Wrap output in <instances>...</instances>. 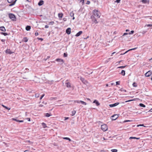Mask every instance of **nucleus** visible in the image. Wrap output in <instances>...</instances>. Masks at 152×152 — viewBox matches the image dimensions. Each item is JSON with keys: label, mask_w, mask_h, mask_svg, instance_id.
<instances>
[{"label": "nucleus", "mask_w": 152, "mask_h": 152, "mask_svg": "<svg viewBox=\"0 0 152 152\" xmlns=\"http://www.w3.org/2000/svg\"><path fill=\"white\" fill-rule=\"evenodd\" d=\"M94 15L97 17L98 18H100V12L97 10H94L93 11Z\"/></svg>", "instance_id": "f257e3e1"}, {"label": "nucleus", "mask_w": 152, "mask_h": 152, "mask_svg": "<svg viewBox=\"0 0 152 152\" xmlns=\"http://www.w3.org/2000/svg\"><path fill=\"white\" fill-rule=\"evenodd\" d=\"M9 17L11 20L13 21H15L16 20V17L15 15L12 13L9 14Z\"/></svg>", "instance_id": "f03ea898"}, {"label": "nucleus", "mask_w": 152, "mask_h": 152, "mask_svg": "<svg viewBox=\"0 0 152 152\" xmlns=\"http://www.w3.org/2000/svg\"><path fill=\"white\" fill-rule=\"evenodd\" d=\"M7 1L9 3H11L9 5V6H12L13 5H14L16 1L17 0H15V1H13V0H7Z\"/></svg>", "instance_id": "7ed1b4c3"}, {"label": "nucleus", "mask_w": 152, "mask_h": 152, "mask_svg": "<svg viewBox=\"0 0 152 152\" xmlns=\"http://www.w3.org/2000/svg\"><path fill=\"white\" fill-rule=\"evenodd\" d=\"M101 128L104 131H105L107 129V125L105 124L102 125Z\"/></svg>", "instance_id": "20e7f679"}, {"label": "nucleus", "mask_w": 152, "mask_h": 152, "mask_svg": "<svg viewBox=\"0 0 152 152\" xmlns=\"http://www.w3.org/2000/svg\"><path fill=\"white\" fill-rule=\"evenodd\" d=\"M55 61L59 62V64L61 65L64 62V61L63 59L59 58L56 59Z\"/></svg>", "instance_id": "39448f33"}, {"label": "nucleus", "mask_w": 152, "mask_h": 152, "mask_svg": "<svg viewBox=\"0 0 152 152\" xmlns=\"http://www.w3.org/2000/svg\"><path fill=\"white\" fill-rule=\"evenodd\" d=\"M118 114H115L111 116V119L112 121L115 120L118 117Z\"/></svg>", "instance_id": "423d86ee"}, {"label": "nucleus", "mask_w": 152, "mask_h": 152, "mask_svg": "<svg viewBox=\"0 0 152 152\" xmlns=\"http://www.w3.org/2000/svg\"><path fill=\"white\" fill-rule=\"evenodd\" d=\"M152 74V72L151 71H148V72H147L145 74V76L147 77H148L150 76Z\"/></svg>", "instance_id": "0eeeda50"}, {"label": "nucleus", "mask_w": 152, "mask_h": 152, "mask_svg": "<svg viewBox=\"0 0 152 152\" xmlns=\"http://www.w3.org/2000/svg\"><path fill=\"white\" fill-rule=\"evenodd\" d=\"M119 104V102H116L113 104H110L109 105V106L110 107H115Z\"/></svg>", "instance_id": "6e6552de"}, {"label": "nucleus", "mask_w": 152, "mask_h": 152, "mask_svg": "<svg viewBox=\"0 0 152 152\" xmlns=\"http://www.w3.org/2000/svg\"><path fill=\"white\" fill-rule=\"evenodd\" d=\"M71 28H68L66 31V33L68 34H69L71 33Z\"/></svg>", "instance_id": "1a4fd4ad"}, {"label": "nucleus", "mask_w": 152, "mask_h": 152, "mask_svg": "<svg viewBox=\"0 0 152 152\" xmlns=\"http://www.w3.org/2000/svg\"><path fill=\"white\" fill-rule=\"evenodd\" d=\"M93 103H95L97 106H98L100 104V103H99V102L96 99L94 100L93 102Z\"/></svg>", "instance_id": "9d476101"}, {"label": "nucleus", "mask_w": 152, "mask_h": 152, "mask_svg": "<svg viewBox=\"0 0 152 152\" xmlns=\"http://www.w3.org/2000/svg\"><path fill=\"white\" fill-rule=\"evenodd\" d=\"M5 52L6 53L9 54H11L13 53V52H12L10 49H7V50L5 51Z\"/></svg>", "instance_id": "9b49d317"}, {"label": "nucleus", "mask_w": 152, "mask_h": 152, "mask_svg": "<svg viewBox=\"0 0 152 152\" xmlns=\"http://www.w3.org/2000/svg\"><path fill=\"white\" fill-rule=\"evenodd\" d=\"M44 2V1H43L42 0H40L38 3V5L39 6H41L43 4Z\"/></svg>", "instance_id": "f8f14e48"}, {"label": "nucleus", "mask_w": 152, "mask_h": 152, "mask_svg": "<svg viewBox=\"0 0 152 152\" xmlns=\"http://www.w3.org/2000/svg\"><path fill=\"white\" fill-rule=\"evenodd\" d=\"M0 30L4 32L6 31V29L4 26L0 27Z\"/></svg>", "instance_id": "ddd939ff"}, {"label": "nucleus", "mask_w": 152, "mask_h": 152, "mask_svg": "<svg viewBox=\"0 0 152 152\" xmlns=\"http://www.w3.org/2000/svg\"><path fill=\"white\" fill-rule=\"evenodd\" d=\"M12 119L14 121H16L19 122H23V120H18L17 118H12Z\"/></svg>", "instance_id": "4468645a"}, {"label": "nucleus", "mask_w": 152, "mask_h": 152, "mask_svg": "<svg viewBox=\"0 0 152 152\" xmlns=\"http://www.w3.org/2000/svg\"><path fill=\"white\" fill-rule=\"evenodd\" d=\"M82 33V31H80L77 33V34L75 35V36L76 37H78L79 36H80Z\"/></svg>", "instance_id": "2eb2a0df"}, {"label": "nucleus", "mask_w": 152, "mask_h": 152, "mask_svg": "<svg viewBox=\"0 0 152 152\" xmlns=\"http://www.w3.org/2000/svg\"><path fill=\"white\" fill-rule=\"evenodd\" d=\"M44 114L45 115V116L46 117H48L52 115L51 114L49 113H45Z\"/></svg>", "instance_id": "dca6fc26"}, {"label": "nucleus", "mask_w": 152, "mask_h": 152, "mask_svg": "<svg viewBox=\"0 0 152 152\" xmlns=\"http://www.w3.org/2000/svg\"><path fill=\"white\" fill-rule=\"evenodd\" d=\"M66 86L68 88H70L71 87V85L70 83L69 82H67L65 83Z\"/></svg>", "instance_id": "f3484780"}, {"label": "nucleus", "mask_w": 152, "mask_h": 152, "mask_svg": "<svg viewBox=\"0 0 152 152\" xmlns=\"http://www.w3.org/2000/svg\"><path fill=\"white\" fill-rule=\"evenodd\" d=\"M31 26H27L26 27V29L27 31H29L31 29Z\"/></svg>", "instance_id": "a211bd4d"}, {"label": "nucleus", "mask_w": 152, "mask_h": 152, "mask_svg": "<svg viewBox=\"0 0 152 152\" xmlns=\"http://www.w3.org/2000/svg\"><path fill=\"white\" fill-rule=\"evenodd\" d=\"M70 15L71 17H73L72 19L74 20L75 18V17H74V13L73 12H71L70 13Z\"/></svg>", "instance_id": "6ab92c4d"}, {"label": "nucleus", "mask_w": 152, "mask_h": 152, "mask_svg": "<svg viewBox=\"0 0 152 152\" xmlns=\"http://www.w3.org/2000/svg\"><path fill=\"white\" fill-rule=\"evenodd\" d=\"M120 74L123 76H124L125 75V71L124 70H122Z\"/></svg>", "instance_id": "aec40b11"}, {"label": "nucleus", "mask_w": 152, "mask_h": 152, "mask_svg": "<svg viewBox=\"0 0 152 152\" xmlns=\"http://www.w3.org/2000/svg\"><path fill=\"white\" fill-rule=\"evenodd\" d=\"M58 17L59 18H62L63 16V14L62 13H59L58 15Z\"/></svg>", "instance_id": "412c9836"}, {"label": "nucleus", "mask_w": 152, "mask_h": 152, "mask_svg": "<svg viewBox=\"0 0 152 152\" xmlns=\"http://www.w3.org/2000/svg\"><path fill=\"white\" fill-rule=\"evenodd\" d=\"M2 106L5 109H7V110H10V108H9L7 107V106L4 105L3 104H2Z\"/></svg>", "instance_id": "4be33fe9"}, {"label": "nucleus", "mask_w": 152, "mask_h": 152, "mask_svg": "<svg viewBox=\"0 0 152 152\" xmlns=\"http://www.w3.org/2000/svg\"><path fill=\"white\" fill-rule=\"evenodd\" d=\"M94 137L97 138H98L99 137V135H98V133H94Z\"/></svg>", "instance_id": "5701e85b"}, {"label": "nucleus", "mask_w": 152, "mask_h": 152, "mask_svg": "<svg viewBox=\"0 0 152 152\" xmlns=\"http://www.w3.org/2000/svg\"><path fill=\"white\" fill-rule=\"evenodd\" d=\"M93 18H94V19L93 20V21L95 23H98V21H97L96 19L94 17H93Z\"/></svg>", "instance_id": "b1692460"}, {"label": "nucleus", "mask_w": 152, "mask_h": 152, "mask_svg": "<svg viewBox=\"0 0 152 152\" xmlns=\"http://www.w3.org/2000/svg\"><path fill=\"white\" fill-rule=\"evenodd\" d=\"M42 125L43 128H45L46 127H47L46 124L45 123H43V122L42 123Z\"/></svg>", "instance_id": "393cba45"}, {"label": "nucleus", "mask_w": 152, "mask_h": 152, "mask_svg": "<svg viewBox=\"0 0 152 152\" xmlns=\"http://www.w3.org/2000/svg\"><path fill=\"white\" fill-rule=\"evenodd\" d=\"M64 139H65V140H68L69 141H71V139L69 138V137H63V138Z\"/></svg>", "instance_id": "a878e982"}, {"label": "nucleus", "mask_w": 152, "mask_h": 152, "mask_svg": "<svg viewBox=\"0 0 152 152\" xmlns=\"http://www.w3.org/2000/svg\"><path fill=\"white\" fill-rule=\"evenodd\" d=\"M28 39L26 37H24L23 39V41L25 42H26L28 41Z\"/></svg>", "instance_id": "bb28decb"}, {"label": "nucleus", "mask_w": 152, "mask_h": 152, "mask_svg": "<svg viewBox=\"0 0 152 152\" xmlns=\"http://www.w3.org/2000/svg\"><path fill=\"white\" fill-rule=\"evenodd\" d=\"M132 86L134 87H137V85L136 83L134 82L133 83Z\"/></svg>", "instance_id": "cd10ccee"}, {"label": "nucleus", "mask_w": 152, "mask_h": 152, "mask_svg": "<svg viewBox=\"0 0 152 152\" xmlns=\"http://www.w3.org/2000/svg\"><path fill=\"white\" fill-rule=\"evenodd\" d=\"M139 106L140 107H145V105H144V104L142 103H140L139 104Z\"/></svg>", "instance_id": "c85d7f7f"}, {"label": "nucleus", "mask_w": 152, "mask_h": 152, "mask_svg": "<svg viewBox=\"0 0 152 152\" xmlns=\"http://www.w3.org/2000/svg\"><path fill=\"white\" fill-rule=\"evenodd\" d=\"M140 138L139 137L137 138V137H131L129 138L130 139H136L137 140H139L140 139Z\"/></svg>", "instance_id": "c756f323"}, {"label": "nucleus", "mask_w": 152, "mask_h": 152, "mask_svg": "<svg viewBox=\"0 0 152 152\" xmlns=\"http://www.w3.org/2000/svg\"><path fill=\"white\" fill-rule=\"evenodd\" d=\"M75 113H76V111L75 110H73L72 112L71 115L72 116H74L75 115Z\"/></svg>", "instance_id": "7c9ffc66"}, {"label": "nucleus", "mask_w": 152, "mask_h": 152, "mask_svg": "<svg viewBox=\"0 0 152 152\" xmlns=\"http://www.w3.org/2000/svg\"><path fill=\"white\" fill-rule=\"evenodd\" d=\"M80 103H81L82 104H84L85 105H86V103L83 101L80 100Z\"/></svg>", "instance_id": "2f4dec72"}, {"label": "nucleus", "mask_w": 152, "mask_h": 152, "mask_svg": "<svg viewBox=\"0 0 152 152\" xmlns=\"http://www.w3.org/2000/svg\"><path fill=\"white\" fill-rule=\"evenodd\" d=\"M80 1V3H82V5H83L84 4V0H78Z\"/></svg>", "instance_id": "473e14b6"}, {"label": "nucleus", "mask_w": 152, "mask_h": 152, "mask_svg": "<svg viewBox=\"0 0 152 152\" xmlns=\"http://www.w3.org/2000/svg\"><path fill=\"white\" fill-rule=\"evenodd\" d=\"M120 91H124V92H126V90H125L124 89H123V88H121L120 89Z\"/></svg>", "instance_id": "72a5a7b5"}, {"label": "nucleus", "mask_w": 152, "mask_h": 152, "mask_svg": "<svg viewBox=\"0 0 152 152\" xmlns=\"http://www.w3.org/2000/svg\"><path fill=\"white\" fill-rule=\"evenodd\" d=\"M142 1L143 3H146L147 2V0H142Z\"/></svg>", "instance_id": "f704fd0d"}, {"label": "nucleus", "mask_w": 152, "mask_h": 152, "mask_svg": "<svg viewBox=\"0 0 152 152\" xmlns=\"http://www.w3.org/2000/svg\"><path fill=\"white\" fill-rule=\"evenodd\" d=\"M133 121V120H125L123 122L124 123H125V122H131V121Z\"/></svg>", "instance_id": "c9c22d12"}, {"label": "nucleus", "mask_w": 152, "mask_h": 152, "mask_svg": "<svg viewBox=\"0 0 152 152\" xmlns=\"http://www.w3.org/2000/svg\"><path fill=\"white\" fill-rule=\"evenodd\" d=\"M112 152H117L118 151L116 149H113L111 150Z\"/></svg>", "instance_id": "e433bc0d"}, {"label": "nucleus", "mask_w": 152, "mask_h": 152, "mask_svg": "<svg viewBox=\"0 0 152 152\" xmlns=\"http://www.w3.org/2000/svg\"><path fill=\"white\" fill-rule=\"evenodd\" d=\"M126 66H120L118 67V68H121V69H123L124 68H125Z\"/></svg>", "instance_id": "4c0bfd02"}, {"label": "nucleus", "mask_w": 152, "mask_h": 152, "mask_svg": "<svg viewBox=\"0 0 152 152\" xmlns=\"http://www.w3.org/2000/svg\"><path fill=\"white\" fill-rule=\"evenodd\" d=\"M80 80H82V81L84 83L85 81H86V80H85L83 78H81Z\"/></svg>", "instance_id": "58836bf2"}, {"label": "nucleus", "mask_w": 152, "mask_h": 152, "mask_svg": "<svg viewBox=\"0 0 152 152\" xmlns=\"http://www.w3.org/2000/svg\"><path fill=\"white\" fill-rule=\"evenodd\" d=\"M63 56H64V57H67V54L66 53H64Z\"/></svg>", "instance_id": "ea45409f"}, {"label": "nucleus", "mask_w": 152, "mask_h": 152, "mask_svg": "<svg viewBox=\"0 0 152 152\" xmlns=\"http://www.w3.org/2000/svg\"><path fill=\"white\" fill-rule=\"evenodd\" d=\"M134 31L133 30H132L129 33V34H133L134 33Z\"/></svg>", "instance_id": "a19ab883"}, {"label": "nucleus", "mask_w": 152, "mask_h": 152, "mask_svg": "<svg viewBox=\"0 0 152 152\" xmlns=\"http://www.w3.org/2000/svg\"><path fill=\"white\" fill-rule=\"evenodd\" d=\"M129 51H130V50H127V51H126V52H125L124 53H121V54L120 55H124V54H126V53H127L128 52H129Z\"/></svg>", "instance_id": "79ce46f5"}, {"label": "nucleus", "mask_w": 152, "mask_h": 152, "mask_svg": "<svg viewBox=\"0 0 152 152\" xmlns=\"http://www.w3.org/2000/svg\"><path fill=\"white\" fill-rule=\"evenodd\" d=\"M54 23V22H53V21H51V22H49V24H50V25H53Z\"/></svg>", "instance_id": "37998d69"}, {"label": "nucleus", "mask_w": 152, "mask_h": 152, "mask_svg": "<svg viewBox=\"0 0 152 152\" xmlns=\"http://www.w3.org/2000/svg\"><path fill=\"white\" fill-rule=\"evenodd\" d=\"M45 96V94H43L40 97V99H41Z\"/></svg>", "instance_id": "c03bdc74"}, {"label": "nucleus", "mask_w": 152, "mask_h": 152, "mask_svg": "<svg viewBox=\"0 0 152 152\" xmlns=\"http://www.w3.org/2000/svg\"><path fill=\"white\" fill-rule=\"evenodd\" d=\"M137 127H139L140 126H144L143 124H140L139 125H138L137 126Z\"/></svg>", "instance_id": "a18cd8bd"}, {"label": "nucleus", "mask_w": 152, "mask_h": 152, "mask_svg": "<svg viewBox=\"0 0 152 152\" xmlns=\"http://www.w3.org/2000/svg\"><path fill=\"white\" fill-rule=\"evenodd\" d=\"M120 82L119 81H117L116 82V85H120Z\"/></svg>", "instance_id": "49530a36"}, {"label": "nucleus", "mask_w": 152, "mask_h": 152, "mask_svg": "<svg viewBox=\"0 0 152 152\" xmlns=\"http://www.w3.org/2000/svg\"><path fill=\"white\" fill-rule=\"evenodd\" d=\"M121 0H116L115 1V2L119 3L120 1Z\"/></svg>", "instance_id": "de8ad7c7"}, {"label": "nucleus", "mask_w": 152, "mask_h": 152, "mask_svg": "<svg viewBox=\"0 0 152 152\" xmlns=\"http://www.w3.org/2000/svg\"><path fill=\"white\" fill-rule=\"evenodd\" d=\"M133 100H134V99H131V100H127V101H125V102H130V101H133Z\"/></svg>", "instance_id": "09e8293b"}, {"label": "nucleus", "mask_w": 152, "mask_h": 152, "mask_svg": "<svg viewBox=\"0 0 152 152\" xmlns=\"http://www.w3.org/2000/svg\"><path fill=\"white\" fill-rule=\"evenodd\" d=\"M90 2L89 1H87L86 3V4H90Z\"/></svg>", "instance_id": "8fccbe9b"}, {"label": "nucleus", "mask_w": 152, "mask_h": 152, "mask_svg": "<svg viewBox=\"0 0 152 152\" xmlns=\"http://www.w3.org/2000/svg\"><path fill=\"white\" fill-rule=\"evenodd\" d=\"M3 35L4 36H6L8 35V34L7 33H4Z\"/></svg>", "instance_id": "3c124183"}, {"label": "nucleus", "mask_w": 152, "mask_h": 152, "mask_svg": "<svg viewBox=\"0 0 152 152\" xmlns=\"http://www.w3.org/2000/svg\"><path fill=\"white\" fill-rule=\"evenodd\" d=\"M137 48H132V49H129V50H130V51L132 50H135Z\"/></svg>", "instance_id": "603ef678"}, {"label": "nucleus", "mask_w": 152, "mask_h": 152, "mask_svg": "<svg viewBox=\"0 0 152 152\" xmlns=\"http://www.w3.org/2000/svg\"><path fill=\"white\" fill-rule=\"evenodd\" d=\"M152 112V108L149 110V111H148V112H146V113H147V112Z\"/></svg>", "instance_id": "864d4df0"}, {"label": "nucleus", "mask_w": 152, "mask_h": 152, "mask_svg": "<svg viewBox=\"0 0 152 152\" xmlns=\"http://www.w3.org/2000/svg\"><path fill=\"white\" fill-rule=\"evenodd\" d=\"M148 27L152 26V24H148L146 25Z\"/></svg>", "instance_id": "5fc2aeb1"}, {"label": "nucleus", "mask_w": 152, "mask_h": 152, "mask_svg": "<svg viewBox=\"0 0 152 152\" xmlns=\"http://www.w3.org/2000/svg\"><path fill=\"white\" fill-rule=\"evenodd\" d=\"M63 20H64V21H65L67 19L65 18H63Z\"/></svg>", "instance_id": "6e6d98bb"}, {"label": "nucleus", "mask_w": 152, "mask_h": 152, "mask_svg": "<svg viewBox=\"0 0 152 152\" xmlns=\"http://www.w3.org/2000/svg\"><path fill=\"white\" fill-rule=\"evenodd\" d=\"M1 41L2 42H5V39H1Z\"/></svg>", "instance_id": "4d7b16f0"}, {"label": "nucleus", "mask_w": 152, "mask_h": 152, "mask_svg": "<svg viewBox=\"0 0 152 152\" xmlns=\"http://www.w3.org/2000/svg\"><path fill=\"white\" fill-rule=\"evenodd\" d=\"M38 34H39L37 32H35V35L36 36H38Z\"/></svg>", "instance_id": "13d9d810"}, {"label": "nucleus", "mask_w": 152, "mask_h": 152, "mask_svg": "<svg viewBox=\"0 0 152 152\" xmlns=\"http://www.w3.org/2000/svg\"><path fill=\"white\" fill-rule=\"evenodd\" d=\"M26 119L28 121H30V118H27Z\"/></svg>", "instance_id": "bf43d9fd"}, {"label": "nucleus", "mask_w": 152, "mask_h": 152, "mask_svg": "<svg viewBox=\"0 0 152 152\" xmlns=\"http://www.w3.org/2000/svg\"><path fill=\"white\" fill-rule=\"evenodd\" d=\"M39 40H40L41 41H42L43 40V39L42 38H37Z\"/></svg>", "instance_id": "052dcab7"}, {"label": "nucleus", "mask_w": 152, "mask_h": 152, "mask_svg": "<svg viewBox=\"0 0 152 152\" xmlns=\"http://www.w3.org/2000/svg\"><path fill=\"white\" fill-rule=\"evenodd\" d=\"M64 120H67L69 119V117H64Z\"/></svg>", "instance_id": "680f3d73"}, {"label": "nucleus", "mask_w": 152, "mask_h": 152, "mask_svg": "<svg viewBox=\"0 0 152 152\" xmlns=\"http://www.w3.org/2000/svg\"><path fill=\"white\" fill-rule=\"evenodd\" d=\"M128 34V33H125L124 34H123V36H124V35H127Z\"/></svg>", "instance_id": "e2e57ef3"}, {"label": "nucleus", "mask_w": 152, "mask_h": 152, "mask_svg": "<svg viewBox=\"0 0 152 152\" xmlns=\"http://www.w3.org/2000/svg\"><path fill=\"white\" fill-rule=\"evenodd\" d=\"M146 31H143L142 32V33L143 34H144L146 32Z\"/></svg>", "instance_id": "0e129e2a"}, {"label": "nucleus", "mask_w": 152, "mask_h": 152, "mask_svg": "<svg viewBox=\"0 0 152 152\" xmlns=\"http://www.w3.org/2000/svg\"><path fill=\"white\" fill-rule=\"evenodd\" d=\"M48 27H49L47 25H46L45 26V28H48Z\"/></svg>", "instance_id": "69168bd1"}, {"label": "nucleus", "mask_w": 152, "mask_h": 152, "mask_svg": "<svg viewBox=\"0 0 152 152\" xmlns=\"http://www.w3.org/2000/svg\"><path fill=\"white\" fill-rule=\"evenodd\" d=\"M106 140V139H105L104 137H103V138L102 139V141H104V140Z\"/></svg>", "instance_id": "338daca9"}, {"label": "nucleus", "mask_w": 152, "mask_h": 152, "mask_svg": "<svg viewBox=\"0 0 152 152\" xmlns=\"http://www.w3.org/2000/svg\"><path fill=\"white\" fill-rule=\"evenodd\" d=\"M100 152H106V151H104V150H101L100 151Z\"/></svg>", "instance_id": "774afa93"}]
</instances>
